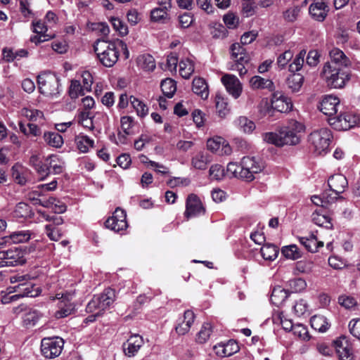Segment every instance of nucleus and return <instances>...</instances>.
Masks as SVG:
<instances>
[{"label":"nucleus","mask_w":360,"mask_h":360,"mask_svg":"<svg viewBox=\"0 0 360 360\" xmlns=\"http://www.w3.org/2000/svg\"><path fill=\"white\" fill-rule=\"evenodd\" d=\"M94 51L100 62L108 68L112 67L117 63L120 51H123L126 58L129 56L127 44L120 39L98 42L97 46H94Z\"/></svg>","instance_id":"1"},{"label":"nucleus","mask_w":360,"mask_h":360,"mask_svg":"<svg viewBox=\"0 0 360 360\" xmlns=\"http://www.w3.org/2000/svg\"><path fill=\"white\" fill-rule=\"evenodd\" d=\"M303 130L302 124L292 121L290 126L282 127L278 132H266L262 136L264 141L276 146L296 145L300 140L298 133Z\"/></svg>","instance_id":"2"},{"label":"nucleus","mask_w":360,"mask_h":360,"mask_svg":"<svg viewBox=\"0 0 360 360\" xmlns=\"http://www.w3.org/2000/svg\"><path fill=\"white\" fill-rule=\"evenodd\" d=\"M321 77L327 85L331 88H343L350 79V72L347 68L342 67H333V65H323Z\"/></svg>","instance_id":"3"},{"label":"nucleus","mask_w":360,"mask_h":360,"mask_svg":"<svg viewBox=\"0 0 360 360\" xmlns=\"http://www.w3.org/2000/svg\"><path fill=\"white\" fill-rule=\"evenodd\" d=\"M60 80L53 74L44 72L38 75L37 83L39 92L47 97H56L60 94Z\"/></svg>","instance_id":"4"},{"label":"nucleus","mask_w":360,"mask_h":360,"mask_svg":"<svg viewBox=\"0 0 360 360\" xmlns=\"http://www.w3.org/2000/svg\"><path fill=\"white\" fill-rule=\"evenodd\" d=\"M333 138L331 131L328 128H321L311 132L309 141L314 147V152L318 155L326 153Z\"/></svg>","instance_id":"5"},{"label":"nucleus","mask_w":360,"mask_h":360,"mask_svg":"<svg viewBox=\"0 0 360 360\" xmlns=\"http://www.w3.org/2000/svg\"><path fill=\"white\" fill-rule=\"evenodd\" d=\"M115 292L112 288H106L100 294L94 295L91 300L88 303L86 311L88 313L94 312L96 310L102 314L112 304L115 300Z\"/></svg>","instance_id":"6"},{"label":"nucleus","mask_w":360,"mask_h":360,"mask_svg":"<svg viewBox=\"0 0 360 360\" xmlns=\"http://www.w3.org/2000/svg\"><path fill=\"white\" fill-rule=\"evenodd\" d=\"M240 179L250 182L255 179V174L261 172L264 166L263 162L255 157H243L241 160Z\"/></svg>","instance_id":"7"},{"label":"nucleus","mask_w":360,"mask_h":360,"mask_svg":"<svg viewBox=\"0 0 360 360\" xmlns=\"http://www.w3.org/2000/svg\"><path fill=\"white\" fill-rule=\"evenodd\" d=\"M330 126L338 131L348 130L360 124V117L352 112H345L328 119Z\"/></svg>","instance_id":"8"},{"label":"nucleus","mask_w":360,"mask_h":360,"mask_svg":"<svg viewBox=\"0 0 360 360\" xmlns=\"http://www.w3.org/2000/svg\"><path fill=\"white\" fill-rule=\"evenodd\" d=\"M64 341L60 337L44 338L41 342V352L47 359L58 356L63 348Z\"/></svg>","instance_id":"9"},{"label":"nucleus","mask_w":360,"mask_h":360,"mask_svg":"<svg viewBox=\"0 0 360 360\" xmlns=\"http://www.w3.org/2000/svg\"><path fill=\"white\" fill-rule=\"evenodd\" d=\"M25 261V252L18 248L0 251V267L22 265Z\"/></svg>","instance_id":"10"},{"label":"nucleus","mask_w":360,"mask_h":360,"mask_svg":"<svg viewBox=\"0 0 360 360\" xmlns=\"http://www.w3.org/2000/svg\"><path fill=\"white\" fill-rule=\"evenodd\" d=\"M126 219L125 211L117 207L113 212L112 216L105 221V226L106 228L118 233L125 230L128 226Z\"/></svg>","instance_id":"11"},{"label":"nucleus","mask_w":360,"mask_h":360,"mask_svg":"<svg viewBox=\"0 0 360 360\" xmlns=\"http://www.w3.org/2000/svg\"><path fill=\"white\" fill-rule=\"evenodd\" d=\"M205 212V209L198 196L193 193L188 195L186 201L184 217L190 219L204 214Z\"/></svg>","instance_id":"12"},{"label":"nucleus","mask_w":360,"mask_h":360,"mask_svg":"<svg viewBox=\"0 0 360 360\" xmlns=\"http://www.w3.org/2000/svg\"><path fill=\"white\" fill-rule=\"evenodd\" d=\"M271 104L273 109L280 112H288L292 108L291 99L278 91L272 94Z\"/></svg>","instance_id":"13"},{"label":"nucleus","mask_w":360,"mask_h":360,"mask_svg":"<svg viewBox=\"0 0 360 360\" xmlns=\"http://www.w3.org/2000/svg\"><path fill=\"white\" fill-rule=\"evenodd\" d=\"M340 105V99L335 96H325L318 106L321 112L328 117H333L338 112V108Z\"/></svg>","instance_id":"14"},{"label":"nucleus","mask_w":360,"mask_h":360,"mask_svg":"<svg viewBox=\"0 0 360 360\" xmlns=\"http://www.w3.org/2000/svg\"><path fill=\"white\" fill-rule=\"evenodd\" d=\"M8 290H10V292H18V294L20 295V297H35L41 292L39 288L35 287V285L31 282V280L25 284H18L10 286Z\"/></svg>","instance_id":"15"},{"label":"nucleus","mask_w":360,"mask_h":360,"mask_svg":"<svg viewBox=\"0 0 360 360\" xmlns=\"http://www.w3.org/2000/svg\"><path fill=\"white\" fill-rule=\"evenodd\" d=\"M221 80L226 91L234 98L236 99L240 96L243 89L242 84L235 75L226 74L221 77Z\"/></svg>","instance_id":"16"},{"label":"nucleus","mask_w":360,"mask_h":360,"mask_svg":"<svg viewBox=\"0 0 360 360\" xmlns=\"http://www.w3.org/2000/svg\"><path fill=\"white\" fill-rule=\"evenodd\" d=\"M329 56L330 61L326 63L324 65L347 68L351 64L349 58L340 49L333 48L330 51Z\"/></svg>","instance_id":"17"},{"label":"nucleus","mask_w":360,"mask_h":360,"mask_svg":"<svg viewBox=\"0 0 360 360\" xmlns=\"http://www.w3.org/2000/svg\"><path fill=\"white\" fill-rule=\"evenodd\" d=\"M143 345V339L139 335H131L122 345L124 354L133 357Z\"/></svg>","instance_id":"18"},{"label":"nucleus","mask_w":360,"mask_h":360,"mask_svg":"<svg viewBox=\"0 0 360 360\" xmlns=\"http://www.w3.org/2000/svg\"><path fill=\"white\" fill-rule=\"evenodd\" d=\"M336 352L340 360H354L352 347L345 338H340L334 341Z\"/></svg>","instance_id":"19"},{"label":"nucleus","mask_w":360,"mask_h":360,"mask_svg":"<svg viewBox=\"0 0 360 360\" xmlns=\"http://www.w3.org/2000/svg\"><path fill=\"white\" fill-rule=\"evenodd\" d=\"M330 189L335 194L342 193L347 188L348 181L347 178L341 174H337L331 176L328 180Z\"/></svg>","instance_id":"20"},{"label":"nucleus","mask_w":360,"mask_h":360,"mask_svg":"<svg viewBox=\"0 0 360 360\" xmlns=\"http://www.w3.org/2000/svg\"><path fill=\"white\" fill-rule=\"evenodd\" d=\"M327 8L328 6L323 1L318 0L310 5L309 11L314 20L322 22L327 15Z\"/></svg>","instance_id":"21"},{"label":"nucleus","mask_w":360,"mask_h":360,"mask_svg":"<svg viewBox=\"0 0 360 360\" xmlns=\"http://www.w3.org/2000/svg\"><path fill=\"white\" fill-rule=\"evenodd\" d=\"M31 238V232L28 230L16 231L2 238L4 242L0 243L3 245L4 243H26Z\"/></svg>","instance_id":"22"},{"label":"nucleus","mask_w":360,"mask_h":360,"mask_svg":"<svg viewBox=\"0 0 360 360\" xmlns=\"http://www.w3.org/2000/svg\"><path fill=\"white\" fill-rule=\"evenodd\" d=\"M195 314L191 310H186L184 314V320L176 327L175 330L179 335L187 333L194 322Z\"/></svg>","instance_id":"23"},{"label":"nucleus","mask_w":360,"mask_h":360,"mask_svg":"<svg viewBox=\"0 0 360 360\" xmlns=\"http://www.w3.org/2000/svg\"><path fill=\"white\" fill-rule=\"evenodd\" d=\"M299 240L311 252H315L318 251L319 247L323 246V243L318 241L314 233H309L308 236L300 237Z\"/></svg>","instance_id":"24"},{"label":"nucleus","mask_w":360,"mask_h":360,"mask_svg":"<svg viewBox=\"0 0 360 360\" xmlns=\"http://www.w3.org/2000/svg\"><path fill=\"white\" fill-rule=\"evenodd\" d=\"M42 317V314L37 309H30L22 316L23 326L27 328L34 326Z\"/></svg>","instance_id":"25"},{"label":"nucleus","mask_w":360,"mask_h":360,"mask_svg":"<svg viewBox=\"0 0 360 360\" xmlns=\"http://www.w3.org/2000/svg\"><path fill=\"white\" fill-rule=\"evenodd\" d=\"M192 90L194 94L200 96L202 99H207L209 96L208 85L202 78H194Z\"/></svg>","instance_id":"26"},{"label":"nucleus","mask_w":360,"mask_h":360,"mask_svg":"<svg viewBox=\"0 0 360 360\" xmlns=\"http://www.w3.org/2000/svg\"><path fill=\"white\" fill-rule=\"evenodd\" d=\"M13 217L17 219L32 218L34 216L31 207L23 202H18L13 212Z\"/></svg>","instance_id":"27"},{"label":"nucleus","mask_w":360,"mask_h":360,"mask_svg":"<svg viewBox=\"0 0 360 360\" xmlns=\"http://www.w3.org/2000/svg\"><path fill=\"white\" fill-rule=\"evenodd\" d=\"M169 11L160 6L154 8L150 11V20L153 22L167 23L170 19Z\"/></svg>","instance_id":"28"},{"label":"nucleus","mask_w":360,"mask_h":360,"mask_svg":"<svg viewBox=\"0 0 360 360\" xmlns=\"http://www.w3.org/2000/svg\"><path fill=\"white\" fill-rule=\"evenodd\" d=\"M43 138L47 145L56 148H61L64 143L62 136L56 131L44 132Z\"/></svg>","instance_id":"29"},{"label":"nucleus","mask_w":360,"mask_h":360,"mask_svg":"<svg viewBox=\"0 0 360 360\" xmlns=\"http://www.w3.org/2000/svg\"><path fill=\"white\" fill-rule=\"evenodd\" d=\"M304 76L300 73H292L290 75L286 80L288 88L291 90L292 92H298L304 82Z\"/></svg>","instance_id":"30"},{"label":"nucleus","mask_w":360,"mask_h":360,"mask_svg":"<svg viewBox=\"0 0 360 360\" xmlns=\"http://www.w3.org/2000/svg\"><path fill=\"white\" fill-rule=\"evenodd\" d=\"M75 143L81 153H87L89 148H93L94 141L86 135L79 134L75 137Z\"/></svg>","instance_id":"31"},{"label":"nucleus","mask_w":360,"mask_h":360,"mask_svg":"<svg viewBox=\"0 0 360 360\" xmlns=\"http://www.w3.org/2000/svg\"><path fill=\"white\" fill-rule=\"evenodd\" d=\"M75 305L70 301L62 300L58 303V310L55 312L56 319H62L68 316L75 311Z\"/></svg>","instance_id":"32"},{"label":"nucleus","mask_w":360,"mask_h":360,"mask_svg":"<svg viewBox=\"0 0 360 360\" xmlns=\"http://www.w3.org/2000/svg\"><path fill=\"white\" fill-rule=\"evenodd\" d=\"M250 86L254 89H267L269 91L274 90V83L271 80L262 78L260 76H254L250 80Z\"/></svg>","instance_id":"33"},{"label":"nucleus","mask_w":360,"mask_h":360,"mask_svg":"<svg viewBox=\"0 0 360 360\" xmlns=\"http://www.w3.org/2000/svg\"><path fill=\"white\" fill-rule=\"evenodd\" d=\"M46 161H49V170L51 169L53 174H59L63 173L65 164V162L57 155H49L47 158Z\"/></svg>","instance_id":"34"},{"label":"nucleus","mask_w":360,"mask_h":360,"mask_svg":"<svg viewBox=\"0 0 360 360\" xmlns=\"http://www.w3.org/2000/svg\"><path fill=\"white\" fill-rule=\"evenodd\" d=\"M289 294L288 291L281 286L275 287L271 292V302L278 306L286 300Z\"/></svg>","instance_id":"35"},{"label":"nucleus","mask_w":360,"mask_h":360,"mask_svg":"<svg viewBox=\"0 0 360 360\" xmlns=\"http://www.w3.org/2000/svg\"><path fill=\"white\" fill-rule=\"evenodd\" d=\"M311 326L319 332L324 333L329 328V323L326 318L321 315H315L310 319Z\"/></svg>","instance_id":"36"},{"label":"nucleus","mask_w":360,"mask_h":360,"mask_svg":"<svg viewBox=\"0 0 360 360\" xmlns=\"http://www.w3.org/2000/svg\"><path fill=\"white\" fill-rule=\"evenodd\" d=\"M139 67L145 71H153L155 68V62L154 58L150 54H143L139 56L137 58Z\"/></svg>","instance_id":"37"},{"label":"nucleus","mask_w":360,"mask_h":360,"mask_svg":"<svg viewBox=\"0 0 360 360\" xmlns=\"http://www.w3.org/2000/svg\"><path fill=\"white\" fill-rule=\"evenodd\" d=\"M260 252L264 259L274 261L278 257L279 250L276 245L267 243L262 246Z\"/></svg>","instance_id":"38"},{"label":"nucleus","mask_w":360,"mask_h":360,"mask_svg":"<svg viewBox=\"0 0 360 360\" xmlns=\"http://www.w3.org/2000/svg\"><path fill=\"white\" fill-rule=\"evenodd\" d=\"M93 117L94 116L90 111L82 110L78 112L77 121L83 127L93 130L94 128Z\"/></svg>","instance_id":"39"},{"label":"nucleus","mask_w":360,"mask_h":360,"mask_svg":"<svg viewBox=\"0 0 360 360\" xmlns=\"http://www.w3.org/2000/svg\"><path fill=\"white\" fill-rule=\"evenodd\" d=\"M311 219L317 226H322L328 229H331L333 228L331 219L326 214H320L316 210L312 213Z\"/></svg>","instance_id":"40"},{"label":"nucleus","mask_w":360,"mask_h":360,"mask_svg":"<svg viewBox=\"0 0 360 360\" xmlns=\"http://www.w3.org/2000/svg\"><path fill=\"white\" fill-rule=\"evenodd\" d=\"M129 103H131L133 108L136 110V112L139 117H144L148 115V108L142 101L139 100L134 96H131L129 97Z\"/></svg>","instance_id":"41"},{"label":"nucleus","mask_w":360,"mask_h":360,"mask_svg":"<svg viewBox=\"0 0 360 360\" xmlns=\"http://www.w3.org/2000/svg\"><path fill=\"white\" fill-rule=\"evenodd\" d=\"M289 327L283 326V329L288 331L292 330L294 335L298 336L304 340H308L309 339L307 328L304 325H292V323H289Z\"/></svg>","instance_id":"42"},{"label":"nucleus","mask_w":360,"mask_h":360,"mask_svg":"<svg viewBox=\"0 0 360 360\" xmlns=\"http://www.w3.org/2000/svg\"><path fill=\"white\" fill-rule=\"evenodd\" d=\"M194 72L193 62L189 59H184L179 62V73L183 78L188 79Z\"/></svg>","instance_id":"43"},{"label":"nucleus","mask_w":360,"mask_h":360,"mask_svg":"<svg viewBox=\"0 0 360 360\" xmlns=\"http://www.w3.org/2000/svg\"><path fill=\"white\" fill-rule=\"evenodd\" d=\"M12 176L15 181L20 185H25L27 182L25 169L19 164L14 165L11 168Z\"/></svg>","instance_id":"44"},{"label":"nucleus","mask_w":360,"mask_h":360,"mask_svg":"<svg viewBox=\"0 0 360 360\" xmlns=\"http://www.w3.org/2000/svg\"><path fill=\"white\" fill-rule=\"evenodd\" d=\"M281 254L287 259L296 260L302 257V253L296 245L283 246Z\"/></svg>","instance_id":"45"},{"label":"nucleus","mask_w":360,"mask_h":360,"mask_svg":"<svg viewBox=\"0 0 360 360\" xmlns=\"http://www.w3.org/2000/svg\"><path fill=\"white\" fill-rule=\"evenodd\" d=\"M160 87L162 91L165 96L168 98L173 97L174 93L176 91V85L174 80L167 78L162 81Z\"/></svg>","instance_id":"46"},{"label":"nucleus","mask_w":360,"mask_h":360,"mask_svg":"<svg viewBox=\"0 0 360 360\" xmlns=\"http://www.w3.org/2000/svg\"><path fill=\"white\" fill-rule=\"evenodd\" d=\"M208 156L203 153L200 152L197 153L191 160V163L193 167L198 169H205L207 165L210 162Z\"/></svg>","instance_id":"47"},{"label":"nucleus","mask_w":360,"mask_h":360,"mask_svg":"<svg viewBox=\"0 0 360 360\" xmlns=\"http://www.w3.org/2000/svg\"><path fill=\"white\" fill-rule=\"evenodd\" d=\"M307 53L305 50H301L299 53L295 56L293 61L289 65V71L292 73H296L302 69L304 63V57Z\"/></svg>","instance_id":"48"},{"label":"nucleus","mask_w":360,"mask_h":360,"mask_svg":"<svg viewBox=\"0 0 360 360\" xmlns=\"http://www.w3.org/2000/svg\"><path fill=\"white\" fill-rule=\"evenodd\" d=\"M249 60V56H245V58L243 56L242 58H239V59H236V61H234V63L231 65V69L233 70H237L240 76H243L248 72L246 65L248 64Z\"/></svg>","instance_id":"49"},{"label":"nucleus","mask_w":360,"mask_h":360,"mask_svg":"<svg viewBox=\"0 0 360 360\" xmlns=\"http://www.w3.org/2000/svg\"><path fill=\"white\" fill-rule=\"evenodd\" d=\"M237 127L245 133L250 134L255 129V123L246 117H240L236 121Z\"/></svg>","instance_id":"50"},{"label":"nucleus","mask_w":360,"mask_h":360,"mask_svg":"<svg viewBox=\"0 0 360 360\" xmlns=\"http://www.w3.org/2000/svg\"><path fill=\"white\" fill-rule=\"evenodd\" d=\"M44 231L49 238L53 241H58L63 236L60 229L53 224H46Z\"/></svg>","instance_id":"51"},{"label":"nucleus","mask_w":360,"mask_h":360,"mask_svg":"<svg viewBox=\"0 0 360 360\" xmlns=\"http://www.w3.org/2000/svg\"><path fill=\"white\" fill-rule=\"evenodd\" d=\"M288 287L291 292H300L305 290L307 283L305 280L301 278H297L290 280L288 282Z\"/></svg>","instance_id":"52"},{"label":"nucleus","mask_w":360,"mask_h":360,"mask_svg":"<svg viewBox=\"0 0 360 360\" xmlns=\"http://www.w3.org/2000/svg\"><path fill=\"white\" fill-rule=\"evenodd\" d=\"M86 90L77 80H73L71 82V84L69 89V95L71 98H77L79 96L84 95Z\"/></svg>","instance_id":"53"},{"label":"nucleus","mask_w":360,"mask_h":360,"mask_svg":"<svg viewBox=\"0 0 360 360\" xmlns=\"http://www.w3.org/2000/svg\"><path fill=\"white\" fill-rule=\"evenodd\" d=\"M230 51L231 58L233 60V61H236V59H239V58H242L243 56H249L242 44H233L230 47Z\"/></svg>","instance_id":"54"},{"label":"nucleus","mask_w":360,"mask_h":360,"mask_svg":"<svg viewBox=\"0 0 360 360\" xmlns=\"http://www.w3.org/2000/svg\"><path fill=\"white\" fill-rule=\"evenodd\" d=\"M212 332L211 324L208 323H205L197 335V342L200 344L205 343L209 339Z\"/></svg>","instance_id":"55"},{"label":"nucleus","mask_w":360,"mask_h":360,"mask_svg":"<svg viewBox=\"0 0 360 360\" xmlns=\"http://www.w3.org/2000/svg\"><path fill=\"white\" fill-rule=\"evenodd\" d=\"M22 115L27 117L30 121H37L38 118H43L44 113L42 111L37 109H30L24 108L22 109Z\"/></svg>","instance_id":"56"},{"label":"nucleus","mask_w":360,"mask_h":360,"mask_svg":"<svg viewBox=\"0 0 360 360\" xmlns=\"http://www.w3.org/2000/svg\"><path fill=\"white\" fill-rule=\"evenodd\" d=\"M216 108L221 117H225L229 112L228 103L226 99L220 96H216Z\"/></svg>","instance_id":"57"},{"label":"nucleus","mask_w":360,"mask_h":360,"mask_svg":"<svg viewBox=\"0 0 360 360\" xmlns=\"http://www.w3.org/2000/svg\"><path fill=\"white\" fill-rule=\"evenodd\" d=\"M111 24L113 28L119 32L121 36H125L128 34L129 30L127 25L118 18H112Z\"/></svg>","instance_id":"58"},{"label":"nucleus","mask_w":360,"mask_h":360,"mask_svg":"<svg viewBox=\"0 0 360 360\" xmlns=\"http://www.w3.org/2000/svg\"><path fill=\"white\" fill-rule=\"evenodd\" d=\"M241 170V162L238 165L236 162H229L226 167V174L229 178H238L240 179L239 174H240Z\"/></svg>","instance_id":"59"},{"label":"nucleus","mask_w":360,"mask_h":360,"mask_svg":"<svg viewBox=\"0 0 360 360\" xmlns=\"http://www.w3.org/2000/svg\"><path fill=\"white\" fill-rule=\"evenodd\" d=\"M210 175L211 178L215 180H221L224 176H226L224 167L218 164L211 166L210 169Z\"/></svg>","instance_id":"60"},{"label":"nucleus","mask_w":360,"mask_h":360,"mask_svg":"<svg viewBox=\"0 0 360 360\" xmlns=\"http://www.w3.org/2000/svg\"><path fill=\"white\" fill-rule=\"evenodd\" d=\"M19 6L20 11L25 18L28 20L34 17V13L30 8L29 0H20Z\"/></svg>","instance_id":"61"},{"label":"nucleus","mask_w":360,"mask_h":360,"mask_svg":"<svg viewBox=\"0 0 360 360\" xmlns=\"http://www.w3.org/2000/svg\"><path fill=\"white\" fill-rule=\"evenodd\" d=\"M223 344L226 356H230L239 351V346L234 340H229Z\"/></svg>","instance_id":"62"},{"label":"nucleus","mask_w":360,"mask_h":360,"mask_svg":"<svg viewBox=\"0 0 360 360\" xmlns=\"http://www.w3.org/2000/svg\"><path fill=\"white\" fill-rule=\"evenodd\" d=\"M294 311L297 316H304L308 311V304L307 302L302 299L296 302L294 307Z\"/></svg>","instance_id":"63"},{"label":"nucleus","mask_w":360,"mask_h":360,"mask_svg":"<svg viewBox=\"0 0 360 360\" xmlns=\"http://www.w3.org/2000/svg\"><path fill=\"white\" fill-rule=\"evenodd\" d=\"M350 333L357 339L360 340V319H352L349 323Z\"/></svg>","instance_id":"64"}]
</instances>
